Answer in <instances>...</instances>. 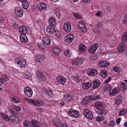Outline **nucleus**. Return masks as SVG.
<instances>
[{"mask_svg":"<svg viewBox=\"0 0 127 127\" xmlns=\"http://www.w3.org/2000/svg\"><path fill=\"white\" fill-rule=\"evenodd\" d=\"M102 24L100 22L98 23L97 24V26L99 28H102Z\"/></svg>","mask_w":127,"mask_h":127,"instance_id":"obj_62","label":"nucleus"},{"mask_svg":"<svg viewBox=\"0 0 127 127\" xmlns=\"http://www.w3.org/2000/svg\"><path fill=\"white\" fill-rule=\"evenodd\" d=\"M109 65L106 62L103 61H99L98 64V66L101 67H108Z\"/></svg>","mask_w":127,"mask_h":127,"instance_id":"obj_23","label":"nucleus"},{"mask_svg":"<svg viewBox=\"0 0 127 127\" xmlns=\"http://www.w3.org/2000/svg\"><path fill=\"white\" fill-rule=\"evenodd\" d=\"M113 69L115 72L118 73H120L121 70V68L118 66H114Z\"/></svg>","mask_w":127,"mask_h":127,"instance_id":"obj_37","label":"nucleus"},{"mask_svg":"<svg viewBox=\"0 0 127 127\" xmlns=\"http://www.w3.org/2000/svg\"><path fill=\"white\" fill-rule=\"evenodd\" d=\"M95 106L96 109H99L103 107L104 104L101 101H96L95 102Z\"/></svg>","mask_w":127,"mask_h":127,"instance_id":"obj_19","label":"nucleus"},{"mask_svg":"<svg viewBox=\"0 0 127 127\" xmlns=\"http://www.w3.org/2000/svg\"><path fill=\"white\" fill-rule=\"evenodd\" d=\"M61 127H68L66 124L63 123L62 124V125L61 126Z\"/></svg>","mask_w":127,"mask_h":127,"instance_id":"obj_64","label":"nucleus"},{"mask_svg":"<svg viewBox=\"0 0 127 127\" xmlns=\"http://www.w3.org/2000/svg\"><path fill=\"white\" fill-rule=\"evenodd\" d=\"M56 80L58 82L62 85L64 84L66 81L65 78L62 76L58 77L56 78Z\"/></svg>","mask_w":127,"mask_h":127,"instance_id":"obj_16","label":"nucleus"},{"mask_svg":"<svg viewBox=\"0 0 127 127\" xmlns=\"http://www.w3.org/2000/svg\"><path fill=\"white\" fill-rule=\"evenodd\" d=\"M83 114L84 116L90 120L93 118V115L91 111L88 109H85L83 110Z\"/></svg>","mask_w":127,"mask_h":127,"instance_id":"obj_9","label":"nucleus"},{"mask_svg":"<svg viewBox=\"0 0 127 127\" xmlns=\"http://www.w3.org/2000/svg\"><path fill=\"white\" fill-rule=\"evenodd\" d=\"M125 47V45L124 43H121L118 47L119 52H122L124 50Z\"/></svg>","mask_w":127,"mask_h":127,"instance_id":"obj_32","label":"nucleus"},{"mask_svg":"<svg viewBox=\"0 0 127 127\" xmlns=\"http://www.w3.org/2000/svg\"><path fill=\"white\" fill-rule=\"evenodd\" d=\"M53 123L55 126L57 127H61L62 123L59 120H57L56 119L54 120Z\"/></svg>","mask_w":127,"mask_h":127,"instance_id":"obj_36","label":"nucleus"},{"mask_svg":"<svg viewBox=\"0 0 127 127\" xmlns=\"http://www.w3.org/2000/svg\"><path fill=\"white\" fill-rule=\"evenodd\" d=\"M13 108L17 111H20L21 110V108L20 107L13 105Z\"/></svg>","mask_w":127,"mask_h":127,"instance_id":"obj_58","label":"nucleus"},{"mask_svg":"<svg viewBox=\"0 0 127 127\" xmlns=\"http://www.w3.org/2000/svg\"><path fill=\"white\" fill-rule=\"evenodd\" d=\"M91 100H92V97L90 95L87 96L83 99L82 103L83 105H85L88 104Z\"/></svg>","mask_w":127,"mask_h":127,"instance_id":"obj_14","label":"nucleus"},{"mask_svg":"<svg viewBox=\"0 0 127 127\" xmlns=\"http://www.w3.org/2000/svg\"><path fill=\"white\" fill-rule=\"evenodd\" d=\"M11 99L12 101L15 103H19L20 102L19 99L17 97L15 96L11 98Z\"/></svg>","mask_w":127,"mask_h":127,"instance_id":"obj_49","label":"nucleus"},{"mask_svg":"<svg viewBox=\"0 0 127 127\" xmlns=\"http://www.w3.org/2000/svg\"><path fill=\"white\" fill-rule=\"evenodd\" d=\"M42 92L43 93H45L48 95H50L51 94V91L48 90V91L47 89L45 88H43Z\"/></svg>","mask_w":127,"mask_h":127,"instance_id":"obj_47","label":"nucleus"},{"mask_svg":"<svg viewBox=\"0 0 127 127\" xmlns=\"http://www.w3.org/2000/svg\"><path fill=\"white\" fill-rule=\"evenodd\" d=\"M121 40L123 42L127 41V32H124L122 35Z\"/></svg>","mask_w":127,"mask_h":127,"instance_id":"obj_40","label":"nucleus"},{"mask_svg":"<svg viewBox=\"0 0 127 127\" xmlns=\"http://www.w3.org/2000/svg\"><path fill=\"white\" fill-rule=\"evenodd\" d=\"M100 85V82L98 80H94L93 81V89H95L99 86Z\"/></svg>","mask_w":127,"mask_h":127,"instance_id":"obj_31","label":"nucleus"},{"mask_svg":"<svg viewBox=\"0 0 127 127\" xmlns=\"http://www.w3.org/2000/svg\"><path fill=\"white\" fill-rule=\"evenodd\" d=\"M37 75L38 79L40 81H44L46 80V78L42 73L38 71L37 73Z\"/></svg>","mask_w":127,"mask_h":127,"instance_id":"obj_20","label":"nucleus"},{"mask_svg":"<svg viewBox=\"0 0 127 127\" xmlns=\"http://www.w3.org/2000/svg\"><path fill=\"white\" fill-rule=\"evenodd\" d=\"M22 7L24 9H27L28 8L29 4L28 2L27 1L24 2H23L22 3Z\"/></svg>","mask_w":127,"mask_h":127,"instance_id":"obj_46","label":"nucleus"},{"mask_svg":"<svg viewBox=\"0 0 127 127\" xmlns=\"http://www.w3.org/2000/svg\"><path fill=\"white\" fill-rule=\"evenodd\" d=\"M24 127H32L30 123L28 120H25L23 122Z\"/></svg>","mask_w":127,"mask_h":127,"instance_id":"obj_41","label":"nucleus"},{"mask_svg":"<svg viewBox=\"0 0 127 127\" xmlns=\"http://www.w3.org/2000/svg\"><path fill=\"white\" fill-rule=\"evenodd\" d=\"M103 119V117L101 116L100 117L97 116L96 118V121L98 122H100Z\"/></svg>","mask_w":127,"mask_h":127,"instance_id":"obj_55","label":"nucleus"},{"mask_svg":"<svg viewBox=\"0 0 127 127\" xmlns=\"http://www.w3.org/2000/svg\"><path fill=\"white\" fill-rule=\"evenodd\" d=\"M49 25L54 26L56 24V20L52 17H50L48 19Z\"/></svg>","mask_w":127,"mask_h":127,"instance_id":"obj_28","label":"nucleus"},{"mask_svg":"<svg viewBox=\"0 0 127 127\" xmlns=\"http://www.w3.org/2000/svg\"><path fill=\"white\" fill-rule=\"evenodd\" d=\"M10 111L11 113L14 115H17V113L16 112L14 111L12 109H10Z\"/></svg>","mask_w":127,"mask_h":127,"instance_id":"obj_61","label":"nucleus"},{"mask_svg":"<svg viewBox=\"0 0 127 127\" xmlns=\"http://www.w3.org/2000/svg\"><path fill=\"white\" fill-rule=\"evenodd\" d=\"M15 13L17 17H21L22 16L23 13L22 8L19 7H16L14 9Z\"/></svg>","mask_w":127,"mask_h":127,"instance_id":"obj_8","label":"nucleus"},{"mask_svg":"<svg viewBox=\"0 0 127 127\" xmlns=\"http://www.w3.org/2000/svg\"><path fill=\"white\" fill-rule=\"evenodd\" d=\"M54 12L58 18H60V12L59 9H56L54 11Z\"/></svg>","mask_w":127,"mask_h":127,"instance_id":"obj_50","label":"nucleus"},{"mask_svg":"<svg viewBox=\"0 0 127 127\" xmlns=\"http://www.w3.org/2000/svg\"><path fill=\"white\" fill-rule=\"evenodd\" d=\"M100 98V96L98 95H94L93 97H92V100H95L98 99Z\"/></svg>","mask_w":127,"mask_h":127,"instance_id":"obj_56","label":"nucleus"},{"mask_svg":"<svg viewBox=\"0 0 127 127\" xmlns=\"http://www.w3.org/2000/svg\"><path fill=\"white\" fill-rule=\"evenodd\" d=\"M1 78L2 79L5 81H7L9 80V77L5 74H3L1 75Z\"/></svg>","mask_w":127,"mask_h":127,"instance_id":"obj_51","label":"nucleus"},{"mask_svg":"<svg viewBox=\"0 0 127 127\" xmlns=\"http://www.w3.org/2000/svg\"><path fill=\"white\" fill-rule=\"evenodd\" d=\"M53 51L55 54L57 55H59L61 53V50L58 47L54 48L53 49Z\"/></svg>","mask_w":127,"mask_h":127,"instance_id":"obj_33","label":"nucleus"},{"mask_svg":"<svg viewBox=\"0 0 127 127\" xmlns=\"http://www.w3.org/2000/svg\"><path fill=\"white\" fill-rule=\"evenodd\" d=\"M64 100H67V101H70L73 99L71 96L69 95H65L64 96Z\"/></svg>","mask_w":127,"mask_h":127,"instance_id":"obj_38","label":"nucleus"},{"mask_svg":"<svg viewBox=\"0 0 127 127\" xmlns=\"http://www.w3.org/2000/svg\"><path fill=\"white\" fill-rule=\"evenodd\" d=\"M10 119L11 121L14 123H16L18 121V118L13 115H10Z\"/></svg>","mask_w":127,"mask_h":127,"instance_id":"obj_27","label":"nucleus"},{"mask_svg":"<svg viewBox=\"0 0 127 127\" xmlns=\"http://www.w3.org/2000/svg\"><path fill=\"white\" fill-rule=\"evenodd\" d=\"M121 121V119L119 118H118L117 119L116 121V123L117 125L119 124L120 123Z\"/></svg>","mask_w":127,"mask_h":127,"instance_id":"obj_63","label":"nucleus"},{"mask_svg":"<svg viewBox=\"0 0 127 127\" xmlns=\"http://www.w3.org/2000/svg\"><path fill=\"white\" fill-rule=\"evenodd\" d=\"M71 78L73 81L76 83L79 82L80 80V78L78 76H72L71 77Z\"/></svg>","mask_w":127,"mask_h":127,"instance_id":"obj_42","label":"nucleus"},{"mask_svg":"<svg viewBox=\"0 0 127 127\" xmlns=\"http://www.w3.org/2000/svg\"><path fill=\"white\" fill-rule=\"evenodd\" d=\"M37 46L39 48L43 50H44L46 48L45 46L42 43H38V44Z\"/></svg>","mask_w":127,"mask_h":127,"instance_id":"obj_45","label":"nucleus"},{"mask_svg":"<svg viewBox=\"0 0 127 127\" xmlns=\"http://www.w3.org/2000/svg\"><path fill=\"white\" fill-rule=\"evenodd\" d=\"M19 38L20 41L22 42L26 43L28 41V39L25 34H21Z\"/></svg>","mask_w":127,"mask_h":127,"instance_id":"obj_22","label":"nucleus"},{"mask_svg":"<svg viewBox=\"0 0 127 127\" xmlns=\"http://www.w3.org/2000/svg\"><path fill=\"white\" fill-rule=\"evenodd\" d=\"M87 73L89 76H93L98 74V72L95 69L89 68L87 70Z\"/></svg>","mask_w":127,"mask_h":127,"instance_id":"obj_13","label":"nucleus"},{"mask_svg":"<svg viewBox=\"0 0 127 127\" xmlns=\"http://www.w3.org/2000/svg\"><path fill=\"white\" fill-rule=\"evenodd\" d=\"M64 31L67 32H70L71 30L70 24L68 22H66L64 23Z\"/></svg>","mask_w":127,"mask_h":127,"instance_id":"obj_17","label":"nucleus"},{"mask_svg":"<svg viewBox=\"0 0 127 127\" xmlns=\"http://www.w3.org/2000/svg\"><path fill=\"white\" fill-rule=\"evenodd\" d=\"M73 14L75 17L77 19H81L82 18V16L79 13L73 12Z\"/></svg>","mask_w":127,"mask_h":127,"instance_id":"obj_43","label":"nucleus"},{"mask_svg":"<svg viewBox=\"0 0 127 127\" xmlns=\"http://www.w3.org/2000/svg\"><path fill=\"white\" fill-rule=\"evenodd\" d=\"M99 74L104 79L107 76V73L104 70H101Z\"/></svg>","mask_w":127,"mask_h":127,"instance_id":"obj_29","label":"nucleus"},{"mask_svg":"<svg viewBox=\"0 0 127 127\" xmlns=\"http://www.w3.org/2000/svg\"><path fill=\"white\" fill-rule=\"evenodd\" d=\"M120 88L122 90L124 91L127 89V85L123 82H121L120 84Z\"/></svg>","mask_w":127,"mask_h":127,"instance_id":"obj_35","label":"nucleus"},{"mask_svg":"<svg viewBox=\"0 0 127 127\" xmlns=\"http://www.w3.org/2000/svg\"><path fill=\"white\" fill-rule=\"evenodd\" d=\"M110 85L104 87V89L106 90H109V91L110 90H111Z\"/></svg>","mask_w":127,"mask_h":127,"instance_id":"obj_60","label":"nucleus"},{"mask_svg":"<svg viewBox=\"0 0 127 127\" xmlns=\"http://www.w3.org/2000/svg\"><path fill=\"white\" fill-rule=\"evenodd\" d=\"M44 43L47 45H50L51 43V40L50 38L47 36H45L43 38Z\"/></svg>","mask_w":127,"mask_h":127,"instance_id":"obj_24","label":"nucleus"},{"mask_svg":"<svg viewBox=\"0 0 127 127\" xmlns=\"http://www.w3.org/2000/svg\"><path fill=\"white\" fill-rule=\"evenodd\" d=\"M115 103L116 105H119L122 102V99L121 96L118 95L115 98L114 100Z\"/></svg>","mask_w":127,"mask_h":127,"instance_id":"obj_26","label":"nucleus"},{"mask_svg":"<svg viewBox=\"0 0 127 127\" xmlns=\"http://www.w3.org/2000/svg\"><path fill=\"white\" fill-rule=\"evenodd\" d=\"M19 32L21 34H25L27 32V30L26 28L23 26H20L19 29Z\"/></svg>","mask_w":127,"mask_h":127,"instance_id":"obj_21","label":"nucleus"},{"mask_svg":"<svg viewBox=\"0 0 127 127\" xmlns=\"http://www.w3.org/2000/svg\"><path fill=\"white\" fill-rule=\"evenodd\" d=\"M24 91L25 95L27 97H31L32 95L33 94L32 91L28 87H25Z\"/></svg>","mask_w":127,"mask_h":127,"instance_id":"obj_3","label":"nucleus"},{"mask_svg":"<svg viewBox=\"0 0 127 127\" xmlns=\"http://www.w3.org/2000/svg\"><path fill=\"white\" fill-rule=\"evenodd\" d=\"M2 118H3L6 121H9V117L6 115L3 114L2 113H0Z\"/></svg>","mask_w":127,"mask_h":127,"instance_id":"obj_48","label":"nucleus"},{"mask_svg":"<svg viewBox=\"0 0 127 127\" xmlns=\"http://www.w3.org/2000/svg\"><path fill=\"white\" fill-rule=\"evenodd\" d=\"M45 58V56L42 54L37 55L35 58L36 62L39 63L43 62Z\"/></svg>","mask_w":127,"mask_h":127,"instance_id":"obj_15","label":"nucleus"},{"mask_svg":"<svg viewBox=\"0 0 127 127\" xmlns=\"http://www.w3.org/2000/svg\"><path fill=\"white\" fill-rule=\"evenodd\" d=\"M17 64L20 65L21 68L25 66L26 64V62L25 59L22 58H20L18 59Z\"/></svg>","mask_w":127,"mask_h":127,"instance_id":"obj_7","label":"nucleus"},{"mask_svg":"<svg viewBox=\"0 0 127 127\" xmlns=\"http://www.w3.org/2000/svg\"><path fill=\"white\" fill-rule=\"evenodd\" d=\"M37 7L38 9L40 11L43 12L46 10L47 8V5L44 3H41L37 4Z\"/></svg>","mask_w":127,"mask_h":127,"instance_id":"obj_12","label":"nucleus"},{"mask_svg":"<svg viewBox=\"0 0 127 127\" xmlns=\"http://www.w3.org/2000/svg\"><path fill=\"white\" fill-rule=\"evenodd\" d=\"M115 125L114 121L112 120L108 124V127H113Z\"/></svg>","mask_w":127,"mask_h":127,"instance_id":"obj_54","label":"nucleus"},{"mask_svg":"<svg viewBox=\"0 0 127 127\" xmlns=\"http://www.w3.org/2000/svg\"><path fill=\"white\" fill-rule=\"evenodd\" d=\"M107 113V110L104 109L100 110L97 111V113L100 115H104Z\"/></svg>","mask_w":127,"mask_h":127,"instance_id":"obj_39","label":"nucleus"},{"mask_svg":"<svg viewBox=\"0 0 127 127\" xmlns=\"http://www.w3.org/2000/svg\"><path fill=\"white\" fill-rule=\"evenodd\" d=\"M31 123L33 127H40L39 122L36 120H32L31 121Z\"/></svg>","mask_w":127,"mask_h":127,"instance_id":"obj_30","label":"nucleus"},{"mask_svg":"<svg viewBox=\"0 0 127 127\" xmlns=\"http://www.w3.org/2000/svg\"><path fill=\"white\" fill-rule=\"evenodd\" d=\"M92 84V83L90 82L84 83L82 85V87L84 89H88L91 87Z\"/></svg>","mask_w":127,"mask_h":127,"instance_id":"obj_25","label":"nucleus"},{"mask_svg":"<svg viewBox=\"0 0 127 127\" xmlns=\"http://www.w3.org/2000/svg\"><path fill=\"white\" fill-rule=\"evenodd\" d=\"M111 79V78L110 77H108L107 79H106L105 81V83H107L109 82H110Z\"/></svg>","mask_w":127,"mask_h":127,"instance_id":"obj_59","label":"nucleus"},{"mask_svg":"<svg viewBox=\"0 0 127 127\" xmlns=\"http://www.w3.org/2000/svg\"><path fill=\"white\" fill-rule=\"evenodd\" d=\"M25 100L30 104L37 107L42 106L44 104V102L42 100L35 99L33 100L25 98Z\"/></svg>","mask_w":127,"mask_h":127,"instance_id":"obj_1","label":"nucleus"},{"mask_svg":"<svg viewBox=\"0 0 127 127\" xmlns=\"http://www.w3.org/2000/svg\"><path fill=\"white\" fill-rule=\"evenodd\" d=\"M120 91V90L118 88H115L111 89L108 92L109 96L110 97L114 96L117 94Z\"/></svg>","mask_w":127,"mask_h":127,"instance_id":"obj_4","label":"nucleus"},{"mask_svg":"<svg viewBox=\"0 0 127 127\" xmlns=\"http://www.w3.org/2000/svg\"><path fill=\"white\" fill-rule=\"evenodd\" d=\"M46 30L47 32L50 34H52L56 32L55 29V26L49 25L46 28Z\"/></svg>","mask_w":127,"mask_h":127,"instance_id":"obj_18","label":"nucleus"},{"mask_svg":"<svg viewBox=\"0 0 127 127\" xmlns=\"http://www.w3.org/2000/svg\"><path fill=\"white\" fill-rule=\"evenodd\" d=\"M83 59L77 57L75 59H72L71 61V63L75 66H80L83 63Z\"/></svg>","mask_w":127,"mask_h":127,"instance_id":"obj_2","label":"nucleus"},{"mask_svg":"<svg viewBox=\"0 0 127 127\" xmlns=\"http://www.w3.org/2000/svg\"><path fill=\"white\" fill-rule=\"evenodd\" d=\"M78 27L82 32H85L87 31V28L82 21H81L78 23Z\"/></svg>","mask_w":127,"mask_h":127,"instance_id":"obj_11","label":"nucleus"},{"mask_svg":"<svg viewBox=\"0 0 127 127\" xmlns=\"http://www.w3.org/2000/svg\"><path fill=\"white\" fill-rule=\"evenodd\" d=\"M127 22V15H126L124 16L123 18V23L124 24H126Z\"/></svg>","mask_w":127,"mask_h":127,"instance_id":"obj_57","label":"nucleus"},{"mask_svg":"<svg viewBox=\"0 0 127 127\" xmlns=\"http://www.w3.org/2000/svg\"><path fill=\"white\" fill-rule=\"evenodd\" d=\"M74 39L73 35L72 34L66 35L64 37V41L67 43H69L72 42Z\"/></svg>","mask_w":127,"mask_h":127,"instance_id":"obj_5","label":"nucleus"},{"mask_svg":"<svg viewBox=\"0 0 127 127\" xmlns=\"http://www.w3.org/2000/svg\"><path fill=\"white\" fill-rule=\"evenodd\" d=\"M127 112V111L125 109L121 110L119 112L118 115L119 116H121L125 114Z\"/></svg>","mask_w":127,"mask_h":127,"instance_id":"obj_52","label":"nucleus"},{"mask_svg":"<svg viewBox=\"0 0 127 127\" xmlns=\"http://www.w3.org/2000/svg\"><path fill=\"white\" fill-rule=\"evenodd\" d=\"M68 114L73 117L77 118L80 115V114L78 111L71 110L68 112Z\"/></svg>","mask_w":127,"mask_h":127,"instance_id":"obj_6","label":"nucleus"},{"mask_svg":"<svg viewBox=\"0 0 127 127\" xmlns=\"http://www.w3.org/2000/svg\"><path fill=\"white\" fill-rule=\"evenodd\" d=\"M64 53L65 56L67 57H69L71 55V53L69 51V50H66L64 51Z\"/></svg>","mask_w":127,"mask_h":127,"instance_id":"obj_53","label":"nucleus"},{"mask_svg":"<svg viewBox=\"0 0 127 127\" xmlns=\"http://www.w3.org/2000/svg\"><path fill=\"white\" fill-rule=\"evenodd\" d=\"M79 51L81 53H82L85 52L86 50L85 46L83 44H81L79 46Z\"/></svg>","mask_w":127,"mask_h":127,"instance_id":"obj_34","label":"nucleus"},{"mask_svg":"<svg viewBox=\"0 0 127 127\" xmlns=\"http://www.w3.org/2000/svg\"><path fill=\"white\" fill-rule=\"evenodd\" d=\"M24 76L25 79H28L31 77L30 72L27 71H25L24 72Z\"/></svg>","mask_w":127,"mask_h":127,"instance_id":"obj_44","label":"nucleus"},{"mask_svg":"<svg viewBox=\"0 0 127 127\" xmlns=\"http://www.w3.org/2000/svg\"><path fill=\"white\" fill-rule=\"evenodd\" d=\"M98 46V44L95 43L91 46L89 48L88 51L90 54L94 53L97 50Z\"/></svg>","mask_w":127,"mask_h":127,"instance_id":"obj_10","label":"nucleus"}]
</instances>
